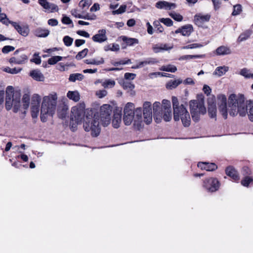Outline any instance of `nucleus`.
Listing matches in <instances>:
<instances>
[{
    "label": "nucleus",
    "mask_w": 253,
    "mask_h": 253,
    "mask_svg": "<svg viewBox=\"0 0 253 253\" xmlns=\"http://www.w3.org/2000/svg\"><path fill=\"white\" fill-rule=\"evenodd\" d=\"M70 127L73 131L77 126L84 121L83 127L86 132H91L93 137L98 136L101 131L100 124L104 127L111 123V114L109 112H71Z\"/></svg>",
    "instance_id": "obj_1"
},
{
    "label": "nucleus",
    "mask_w": 253,
    "mask_h": 253,
    "mask_svg": "<svg viewBox=\"0 0 253 253\" xmlns=\"http://www.w3.org/2000/svg\"><path fill=\"white\" fill-rule=\"evenodd\" d=\"M20 93L18 91L14 92L12 86H8L6 89L5 108L7 111L10 110L13 104L14 111H18L20 107Z\"/></svg>",
    "instance_id": "obj_2"
},
{
    "label": "nucleus",
    "mask_w": 253,
    "mask_h": 253,
    "mask_svg": "<svg viewBox=\"0 0 253 253\" xmlns=\"http://www.w3.org/2000/svg\"><path fill=\"white\" fill-rule=\"evenodd\" d=\"M245 98L243 94H231L228 98V106L232 110H235L238 108V111L245 109Z\"/></svg>",
    "instance_id": "obj_3"
},
{
    "label": "nucleus",
    "mask_w": 253,
    "mask_h": 253,
    "mask_svg": "<svg viewBox=\"0 0 253 253\" xmlns=\"http://www.w3.org/2000/svg\"><path fill=\"white\" fill-rule=\"evenodd\" d=\"M57 95L53 92L43 98L41 111H54L57 105Z\"/></svg>",
    "instance_id": "obj_4"
},
{
    "label": "nucleus",
    "mask_w": 253,
    "mask_h": 253,
    "mask_svg": "<svg viewBox=\"0 0 253 253\" xmlns=\"http://www.w3.org/2000/svg\"><path fill=\"white\" fill-rule=\"evenodd\" d=\"M189 105L190 111H206L205 106V96L202 93L198 94L196 99L190 100Z\"/></svg>",
    "instance_id": "obj_5"
},
{
    "label": "nucleus",
    "mask_w": 253,
    "mask_h": 253,
    "mask_svg": "<svg viewBox=\"0 0 253 253\" xmlns=\"http://www.w3.org/2000/svg\"><path fill=\"white\" fill-rule=\"evenodd\" d=\"M220 182L216 178H206L203 181V187L208 192H214L218 190Z\"/></svg>",
    "instance_id": "obj_6"
},
{
    "label": "nucleus",
    "mask_w": 253,
    "mask_h": 253,
    "mask_svg": "<svg viewBox=\"0 0 253 253\" xmlns=\"http://www.w3.org/2000/svg\"><path fill=\"white\" fill-rule=\"evenodd\" d=\"M92 40L93 42L98 43L106 42L107 40L106 30L104 29L99 30L97 33L92 37Z\"/></svg>",
    "instance_id": "obj_7"
},
{
    "label": "nucleus",
    "mask_w": 253,
    "mask_h": 253,
    "mask_svg": "<svg viewBox=\"0 0 253 253\" xmlns=\"http://www.w3.org/2000/svg\"><path fill=\"white\" fill-rule=\"evenodd\" d=\"M193 32V28L192 25L187 24L179 28L175 31V34L180 33L184 36H189Z\"/></svg>",
    "instance_id": "obj_8"
},
{
    "label": "nucleus",
    "mask_w": 253,
    "mask_h": 253,
    "mask_svg": "<svg viewBox=\"0 0 253 253\" xmlns=\"http://www.w3.org/2000/svg\"><path fill=\"white\" fill-rule=\"evenodd\" d=\"M11 25L21 36L27 37L28 35L30 30L28 26H22L15 22H11Z\"/></svg>",
    "instance_id": "obj_9"
},
{
    "label": "nucleus",
    "mask_w": 253,
    "mask_h": 253,
    "mask_svg": "<svg viewBox=\"0 0 253 253\" xmlns=\"http://www.w3.org/2000/svg\"><path fill=\"white\" fill-rule=\"evenodd\" d=\"M210 18L211 15L209 14L203 15L201 14H197L194 16V22L198 27H202L205 22L210 20Z\"/></svg>",
    "instance_id": "obj_10"
},
{
    "label": "nucleus",
    "mask_w": 253,
    "mask_h": 253,
    "mask_svg": "<svg viewBox=\"0 0 253 253\" xmlns=\"http://www.w3.org/2000/svg\"><path fill=\"white\" fill-rule=\"evenodd\" d=\"M225 173L235 181H238L240 179L238 171L233 166L227 167L225 169Z\"/></svg>",
    "instance_id": "obj_11"
},
{
    "label": "nucleus",
    "mask_w": 253,
    "mask_h": 253,
    "mask_svg": "<svg viewBox=\"0 0 253 253\" xmlns=\"http://www.w3.org/2000/svg\"><path fill=\"white\" fill-rule=\"evenodd\" d=\"M217 105L219 111H227V98L224 94H218L217 96Z\"/></svg>",
    "instance_id": "obj_12"
},
{
    "label": "nucleus",
    "mask_w": 253,
    "mask_h": 253,
    "mask_svg": "<svg viewBox=\"0 0 253 253\" xmlns=\"http://www.w3.org/2000/svg\"><path fill=\"white\" fill-rule=\"evenodd\" d=\"M39 3L46 10L50 9V12L58 11V7L57 5L48 2L47 0H39Z\"/></svg>",
    "instance_id": "obj_13"
},
{
    "label": "nucleus",
    "mask_w": 253,
    "mask_h": 253,
    "mask_svg": "<svg viewBox=\"0 0 253 253\" xmlns=\"http://www.w3.org/2000/svg\"><path fill=\"white\" fill-rule=\"evenodd\" d=\"M28 57L25 54H22L19 56H13L11 57L9 62L10 64H23L25 63L28 60Z\"/></svg>",
    "instance_id": "obj_14"
},
{
    "label": "nucleus",
    "mask_w": 253,
    "mask_h": 253,
    "mask_svg": "<svg viewBox=\"0 0 253 253\" xmlns=\"http://www.w3.org/2000/svg\"><path fill=\"white\" fill-rule=\"evenodd\" d=\"M41 101L40 96L37 94H34L31 99V111H39Z\"/></svg>",
    "instance_id": "obj_15"
},
{
    "label": "nucleus",
    "mask_w": 253,
    "mask_h": 253,
    "mask_svg": "<svg viewBox=\"0 0 253 253\" xmlns=\"http://www.w3.org/2000/svg\"><path fill=\"white\" fill-rule=\"evenodd\" d=\"M142 112H136L135 117L133 120V127L134 129L138 130H140L143 126L142 124Z\"/></svg>",
    "instance_id": "obj_16"
},
{
    "label": "nucleus",
    "mask_w": 253,
    "mask_h": 253,
    "mask_svg": "<svg viewBox=\"0 0 253 253\" xmlns=\"http://www.w3.org/2000/svg\"><path fill=\"white\" fill-rule=\"evenodd\" d=\"M197 166L201 169H205L207 171H213L217 168V166L214 163L207 162H199Z\"/></svg>",
    "instance_id": "obj_17"
},
{
    "label": "nucleus",
    "mask_w": 253,
    "mask_h": 253,
    "mask_svg": "<svg viewBox=\"0 0 253 253\" xmlns=\"http://www.w3.org/2000/svg\"><path fill=\"white\" fill-rule=\"evenodd\" d=\"M124 122L126 126L130 125L133 121L136 114V112H124Z\"/></svg>",
    "instance_id": "obj_18"
},
{
    "label": "nucleus",
    "mask_w": 253,
    "mask_h": 253,
    "mask_svg": "<svg viewBox=\"0 0 253 253\" xmlns=\"http://www.w3.org/2000/svg\"><path fill=\"white\" fill-rule=\"evenodd\" d=\"M156 6L160 9H171L175 8L176 5L173 3H170L166 1H160L156 3Z\"/></svg>",
    "instance_id": "obj_19"
},
{
    "label": "nucleus",
    "mask_w": 253,
    "mask_h": 253,
    "mask_svg": "<svg viewBox=\"0 0 253 253\" xmlns=\"http://www.w3.org/2000/svg\"><path fill=\"white\" fill-rule=\"evenodd\" d=\"M172 48V46H169L166 43L156 44L153 46V49L155 53H158L164 50H169Z\"/></svg>",
    "instance_id": "obj_20"
},
{
    "label": "nucleus",
    "mask_w": 253,
    "mask_h": 253,
    "mask_svg": "<svg viewBox=\"0 0 253 253\" xmlns=\"http://www.w3.org/2000/svg\"><path fill=\"white\" fill-rule=\"evenodd\" d=\"M122 112H114L113 118L112 120V126L115 128H118L120 126L121 122Z\"/></svg>",
    "instance_id": "obj_21"
},
{
    "label": "nucleus",
    "mask_w": 253,
    "mask_h": 253,
    "mask_svg": "<svg viewBox=\"0 0 253 253\" xmlns=\"http://www.w3.org/2000/svg\"><path fill=\"white\" fill-rule=\"evenodd\" d=\"M30 76L35 80L37 81H43L44 77L43 75L38 70H34L30 72Z\"/></svg>",
    "instance_id": "obj_22"
},
{
    "label": "nucleus",
    "mask_w": 253,
    "mask_h": 253,
    "mask_svg": "<svg viewBox=\"0 0 253 253\" xmlns=\"http://www.w3.org/2000/svg\"><path fill=\"white\" fill-rule=\"evenodd\" d=\"M180 114V119L183 126L185 127L189 126L190 125V116L189 112H181Z\"/></svg>",
    "instance_id": "obj_23"
},
{
    "label": "nucleus",
    "mask_w": 253,
    "mask_h": 253,
    "mask_svg": "<svg viewBox=\"0 0 253 253\" xmlns=\"http://www.w3.org/2000/svg\"><path fill=\"white\" fill-rule=\"evenodd\" d=\"M215 52L217 55H225L231 54V50L227 46L222 45L217 48Z\"/></svg>",
    "instance_id": "obj_24"
},
{
    "label": "nucleus",
    "mask_w": 253,
    "mask_h": 253,
    "mask_svg": "<svg viewBox=\"0 0 253 253\" xmlns=\"http://www.w3.org/2000/svg\"><path fill=\"white\" fill-rule=\"evenodd\" d=\"M207 103L208 105V111H217L215 97L214 95H212L211 97H209Z\"/></svg>",
    "instance_id": "obj_25"
},
{
    "label": "nucleus",
    "mask_w": 253,
    "mask_h": 253,
    "mask_svg": "<svg viewBox=\"0 0 253 253\" xmlns=\"http://www.w3.org/2000/svg\"><path fill=\"white\" fill-rule=\"evenodd\" d=\"M253 33V31L248 29L241 33L237 39V42H241L248 40Z\"/></svg>",
    "instance_id": "obj_26"
},
{
    "label": "nucleus",
    "mask_w": 253,
    "mask_h": 253,
    "mask_svg": "<svg viewBox=\"0 0 253 253\" xmlns=\"http://www.w3.org/2000/svg\"><path fill=\"white\" fill-rule=\"evenodd\" d=\"M49 31L47 29L38 28L34 32L36 36L40 38H45L49 34Z\"/></svg>",
    "instance_id": "obj_27"
},
{
    "label": "nucleus",
    "mask_w": 253,
    "mask_h": 253,
    "mask_svg": "<svg viewBox=\"0 0 253 253\" xmlns=\"http://www.w3.org/2000/svg\"><path fill=\"white\" fill-rule=\"evenodd\" d=\"M182 83V80L181 79H178L176 80H170L167 83L166 87L168 89H172L175 88Z\"/></svg>",
    "instance_id": "obj_28"
},
{
    "label": "nucleus",
    "mask_w": 253,
    "mask_h": 253,
    "mask_svg": "<svg viewBox=\"0 0 253 253\" xmlns=\"http://www.w3.org/2000/svg\"><path fill=\"white\" fill-rule=\"evenodd\" d=\"M157 62V60L155 58H147L145 60L139 62L137 64V67L139 68H142V67L149 64H154Z\"/></svg>",
    "instance_id": "obj_29"
},
{
    "label": "nucleus",
    "mask_w": 253,
    "mask_h": 253,
    "mask_svg": "<svg viewBox=\"0 0 253 253\" xmlns=\"http://www.w3.org/2000/svg\"><path fill=\"white\" fill-rule=\"evenodd\" d=\"M67 96L75 102L78 101L80 99V95L77 91H69L67 93Z\"/></svg>",
    "instance_id": "obj_30"
},
{
    "label": "nucleus",
    "mask_w": 253,
    "mask_h": 253,
    "mask_svg": "<svg viewBox=\"0 0 253 253\" xmlns=\"http://www.w3.org/2000/svg\"><path fill=\"white\" fill-rule=\"evenodd\" d=\"M122 40L125 42L127 45L132 46L134 44H138L139 42L138 40L135 38H127L126 36H122Z\"/></svg>",
    "instance_id": "obj_31"
},
{
    "label": "nucleus",
    "mask_w": 253,
    "mask_h": 253,
    "mask_svg": "<svg viewBox=\"0 0 253 253\" xmlns=\"http://www.w3.org/2000/svg\"><path fill=\"white\" fill-rule=\"evenodd\" d=\"M228 70V67L227 66H220L217 67L213 72V74L217 75L218 77L222 76L224 75Z\"/></svg>",
    "instance_id": "obj_32"
},
{
    "label": "nucleus",
    "mask_w": 253,
    "mask_h": 253,
    "mask_svg": "<svg viewBox=\"0 0 253 253\" xmlns=\"http://www.w3.org/2000/svg\"><path fill=\"white\" fill-rule=\"evenodd\" d=\"M84 76L80 73H73L69 76V81L71 82H75L76 81H82L84 79Z\"/></svg>",
    "instance_id": "obj_33"
},
{
    "label": "nucleus",
    "mask_w": 253,
    "mask_h": 253,
    "mask_svg": "<svg viewBox=\"0 0 253 253\" xmlns=\"http://www.w3.org/2000/svg\"><path fill=\"white\" fill-rule=\"evenodd\" d=\"M30 96L25 93L23 95L22 99V108L24 110H27L30 105Z\"/></svg>",
    "instance_id": "obj_34"
},
{
    "label": "nucleus",
    "mask_w": 253,
    "mask_h": 253,
    "mask_svg": "<svg viewBox=\"0 0 253 253\" xmlns=\"http://www.w3.org/2000/svg\"><path fill=\"white\" fill-rule=\"evenodd\" d=\"M104 50L105 51H118L120 50V45L117 43L109 44L104 46Z\"/></svg>",
    "instance_id": "obj_35"
},
{
    "label": "nucleus",
    "mask_w": 253,
    "mask_h": 253,
    "mask_svg": "<svg viewBox=\"0 0 253 253\" xmlns=\"http://www.w3.org/2000/svg\"><path fill=\"white\" fill-rule=\"evenodd\" d=\"M84 62L87 64L98 65L103 64L104 63V60L103 58L101 57L98 60H96L95 59H85Z\"/></svg>",
    "instance_id": "obj_36"
},
{
    "label": "nucleus",
    "mask_w": 253,
    "mask_h": 253,
    "mask_svg": "<svg viewBox=\"0 0 253 253\" xmlns=\"http://www.w3.org/2000/svg\"><path fill=\"white\" fill-rule=\"evenodd\" d=\"M120 84L124 89H129L132 90L135 88V85L131 82L123 80L121 82H120Z\"/></svg>",
    "instance_id": "obj_37"
},
{
    "label": "nucleus",
    "mask_w": 253,
    "mask_h": 253,
    "mask_svg": "<svg viewBox=\"0 0 253 253\" xmlns=\"http://www.w3.org/2000/svg\"><path fill=\"white\" fill-rule=\"evenodd\" d=\"M173 111H180V105L178 98L174 96L171 97Z\"/></svg>",
    "instance_id": "obj_38"
},
{
    "label": "nucleus",
    "mask_w": 253,
    "mask_h": 253,
    "mask_svg": "<svg viewBox=\"0 0 253 253\" xmlns=\"http://www.w3.org/2000/svg\"><path fill=\"white\" fill-rule=\"evenodd\" d=\"M22 70V68H10V67H5L3 71L11 74H16L19 73Z\"/></svg>",
    "instance_id": "obj_39"
},
{
    "label": "nucleus",
    "mask_w": 253,
    "mask_h": 253,
    "mask_svg": "<svg viewBox=\"0 0 253 253\" xmlns=\"http://www.w3.org/2000/svg\"><path fill=\"white\" fill-rule=\"evenodd\" d=\"M203 55H185L180 56L179 58V60H191L195 58H201Z\"/></svg>",
    "instance_id": "obj_40"
},
{
    "label": "nucleus",
    "mask_w": 253,
    "mask_h": 253,
    "mask_svg": "<svg viewBox=\"0 0 253 253\" xmlns=\"http://www.w3.org/2000/svg\"><path fill=\"white\" fill-rule=\"evenodd\" d=\"M144 122L146 124H150L152 120V112H143Z\"/></svg>",
    "instance_id": "obj_41"
},
{
    "label": "nucleus",
    "mask_w": 253,
    "mask_h": 253,
    "mask_svg": "<svg viewBox=\"0 0 253 253\" xmlns=\"http://www.w3.org/2000/svg\"><path fill=\"white\" fill-rule=\"evenodd\" d=\"M63 58V57L60 56H52L48 59L47 62L48 64L54 65L58 61H61Z\"/></svg>",
    "instance_id": "obj_42"
},
{
    "label": "nucleus",
    "mask_w": 253,
    "mask_h": 253,
    "mask_svg": "<svg viewBox=\"0 0 253 253\" xmlns=\"http://www.w3.org/2000/svg\"><path fill=\"white\" fill-rule=\"evenodd\" d=\"M240 75L244 76L246 79H253V73L249 72V70L247 68H243L240 71Z\"/></svg>",
    "instance_id": "obj_43"
},
{
    "label": "nucleus",
    "mask_w": 253,
    "mask_h": 253,
    "mask_svg": "<svg viewBox=\"0 0 253 253\" xmlns=\"http://www.w3.org/2000/svg\"><path fill=\"white\" fill-rule=\"evenodd\" d=\"M253 182V178L249 176H245L241 180V184L245 187H248L249 184Z\"/></svg>",
    "instance_id": "obj_44"
},
{
    "label": "nucleus",
    "mask_w": 253,
    "mask_h": 253,
    "mask_svg": "<svg viewBox=\"0 0 253 253\" xmlns=\"http://www.w3.org/2000/svg\"><path fill=\"white\" fill-rule=\"evenodd\" d=\"M161 107L165 111H171V103L169 100L163 99L162 101Z\"/></svg>",
    "instance_id": "obj_45"
},
{
    "label": "nucleus",
    "mask_w": 253,
    "mask_h": 253,
    "mask_svg": "<svg viewBox=\"0 0 253 253\" xmlns=\"http://www.w3.org/2000/svg\"><path fill=\"white\" fill-rule=\"evenodd\" d=\"M0 22H1L2 24H5L6 25H8L9 24H11V21L9 20L7 17L6 15L3 13H0Z\"/></svg>",
    "instance_id": "obj_46"
},
{
    "label": "nucleus",
    "mask_w": 253,
    "mask_h": 253,
    "mask_svg": "<svg viewBox=\"0 0 253 253\" xmlns=\"http://www.w3.org/2000/svg\"><path fill=\"white\" fill-rule=\"evenodd\" d=\"M242 11V6L240 4H237L233 6V10L232 15L237 16L239 15Z\"/></svg>",
    "instance_id": "obj_47"
},
{
    "label": "nucleus",
    "mask_w": 253,
    "mask_h": 253,
    "mask_svg": "<svg viewBox=\"0 0 253 253\" xmlns=\"http://www.w3.org/2000/svg\"><path fill=\"white\" fill-rule=\"evenodd\" d=\"M193 120L196 122L200 120V114L205 115L207 112H190Z\"/></svg>",
    "instance_id": "obj_48"
},
{
    "label": "nucleus",
    "mask_w": 253,
    "mask_h": 253,
    "mask_svg": "<svg viewBox=\"0 0 253 253\" xmlns=\"http://www.w3.org/2000/svg\"><path fill=\"white\" fill-rule=\"evenodd\" d=\"M88 49L87 48H84L82 51L78 52L76 56V59L78 60H81L84 57H85L87 54Z\"/></svg>",
    "instance_id": "obj_49"
},
{
    "label": "nucleus",
    "mask_w": 253,
    "mask_h": 253,
    "mask_svg": "<svg viewBox=\"0 0 253 253\" xmlns=\"http://www.w3.org/2000/svg\"><path fill=\"white\" fill-rule=\"evenodd\" d=\"M85 105L84 102L79 103L77 106L72 108L71 111H88V109L85 110Z\"/></svg>",
    "instance_id": "obj_50"
},
{
    "label": "nucleus",
    "mask_w": 253,
    "mask_h": 253,
    "mask_svg": "<svg viewBox=\"0 0 253 253\" xmlns=\"http://www.w3.org/2000/svg\"><path fill=\"white\" fill-rule=\"evenodd\" d=\"M154 119L157 123H159L161 122L163 119V112H153Z\"/></svg>",
    "instance_id": "obj_51"
},
{
    "label": "nucleus",
    "mask_w": 253,
    "mask_h": 253,
    "mask_svg": "<svg viewBox=\"0 0 253 253\" xmlns=\"http://www.w3.org/2000/svg\"><path fill=\"white\" fill-rule=\"evenodd\" d=\"M161 70L164 71L174 73L177 71V68L175 66L169 65L167 66H163Z\"/></svg>",
    "instance_id": "obj_52"
},
{
    "label": "nucleus",
    "mask_w": 253,
    "mask_h": 253,
    "mask_svg": "<svg viewBox=\"0 0 253 253\" xmlns=\"http://www.w3.org/2000/svg\"><path fill=\"white\" fill-rule=\"evenodd\" d=\"M253 111V100H248L246 102V104H245V109L244 111ZM242 111H243L242 110Z\"/></svg>",
    "instance_id": "obj_53"
},
{
    "label": "nucleus",
    "mask_w": 253,
    "mask_h": 253,
    "mask_svg": "<svg viewBox=\"0 0 253 253\" xmlns=\"http://www.w3.org/2000/svg\"><path fill=\"white\" fill-rule=\"evenodd\" d=\"M126 5L125 4H123L120 6L119 9L113 10L112 11V14L113 15L122 14L126 11Z\"/></svg>",
    "instance_id": "obj_54"
},
{
    "label": "nucleus",
    "mask_w": 253,
    "mask_h": 253,
    "mask_svg": "<svg viewBox=\"0 0 253 253\" xmlns=\"http://www.w3.org/2000/svg\"><path fill=\"white\" fill-rule=\"evenodd\" d=\"M115 84V82L114 80H106L105 82H104L102 84V86L104 88H107V87H113Z\"/></svg>",
    "instance_id": "obj_55"
},
{
    "label": "nucleus",
    "mask_w": 253,
    "mask_h": 253,
    "mask_svg": "<svg viewBox=\"0 0 253 253\" xmlns=\"http://www.w3.org/2000/svg\"><path fill=\"white\" fill-rule=\"evenodd\" d=\"M203 46V44L201 43H194L192 44H190L186 46H184L181 47V49H193L196 48H200Z\"/></svg>",
    "instance_id": "obj_56"
},
{
    "label": "nucleus",
    "mask_w": 253,
    "mask_h": 253,
    "mask_svg": "<svg viewBox=\"0 0 253 253\" xmlns=\"http://www.w3.org/2000/svg\"><path fill=\"white\" fill-rule=\"evenodd\" d=\"M63 41L66 46H70L72 44L73 39L69 36H66L63 38Z\"/></svg>",
    "instance_id": "obj_57"
},
{
    "label": "nucleus",
    "mask_w": 253,
    "mask_h": 253,
    "mask_svg": "<svg viewBox=\"0 0 253 253\" xmlns=\"http://www.w3.org/2000/svg\"><path fill=\"white\" fill-rule=\"evenodd\" d=\"M160 20H156L154 21L153 22V25L155 27V28L157 29V30L159 33H162L164 31V28L162 26V25L160 23Z\"/></svg>",
    "instance_id": "obj_58"
},
{
    "label": "nucleus",
    "mask_w": 253,
    "mask_h": 253,
    "mask_svg": "<svg viewBox=\"0 0 253 253\" xmlns=\"http://www.w3.org/2000/svg\"><path fill=\"white\" fill-rule=\"evenodd\" d=\"M169 15L176 21L180 22L183 20V17L180 14L176 13L175 12H171L169 14Z\"/></svg>",
    "instance_id": "obj_59"
},
{
    "label": "nucleus",
    "mask_w": 253,
    "mask_h": 253,
    "mask_svg": "<svg viewBox=\"0 0 253 253\" xmlns=\"http://www.w3.org/2000/svg\"><path fill=\"white\" fill-rule=\"evenodd\" d=\"M160 21L168 27L171 26L173 25V21L169 18H160Z\"/></svg>",
    "instance_id": "obj_60"
},
{
    "label": "nucleus",
    "mask_w": 253,
    "mask_h": 253,
    "mask_svg": "<svg viewBox=\"0 0 253 253\" xmlns=\"http://www.w3.org/2000/svg\"><path fill=\"white\" fill-rule=\"evenodd\" d=\"M61 21L64 24H66V25L72 24L71 27H74V24L73 23L72 21L69 17H68L67 16H63V17L62 18Z\"/></svg>",
    "instance_id": "obj_61"
},
{
    "label": "nucleus",
    "mask_w": 253,
    "mask_h": 253,
    "mask_svg": "<svg viewBox=\"0 0 253 253\" xmlns=\"http://www.w3.org/2000/svg\"><path fill=\"white\" fill-rule=\"evenodd\" d=\"M15 47L11 45H5L2 48L3 53L6 54L14 50Z\"/></svg>",
    "instance_id": "obj_62"
},
{
    "label": "nucleus",
    "mask_w": 253,
    "mask_h": 253,
    "mask_svg": "<svg viewBox=\"0 0 253 253\" xmlns=\"http://www.w3.org/2000/svg\"><path fill=\"white\" fill-rule=\"evenodd\" d=\"M163 119L166 122H169L171 119V112H163Z\"/></svg>",
    "instance_id": "obj_63"
},
{
    "label": "nucleus",
    "mask_w": 253,
    "mask_h": 253,
    "mask_svg": "<svg viewBox=\"0 0 253 253\" xmlns=\"http://www.w3.org/2000/svg\"><path fill=\"white\" fill-rule=\"evenodd\" d=\"M241 172L242 174L245 176H249L252 174V171L247 166L243 167Z\"/></svg>",
    "instance_id": "obj_64"
}]
</instances>
